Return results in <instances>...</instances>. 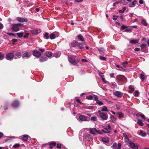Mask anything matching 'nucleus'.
Masks as SVG:
<instances>
[{"label":"nucleus","mask_w":149,"mask_h":149,"mask_svg":"<svg viewBox=\"0 0 149 149\" xmlns=\"http://www.w3.org/2000/svg\"><path fill=\"white\" fill-rule=\"evenodd\" d=\"M22 25V24L20 23L12 24L11 26L12 27L11 29L13 31L15 32L18 31L19 30V26H21Z\"/></svg>","instance_id":"nucleus-1"},{"label":"nucleus","mask_w":149,"mask_h":149,"mask_svg":"<svg viewBox=\"0 0 149 149\" xmlns=\"http://www.w3.org/2000/svg\"><path fill=\"white\" fill-rule=\"evenodd\" d=\"M102 131L105 133H110L111 131V127L109 125H108L104 128V130H102Z\"/></svg>","instance_id":"nucleus-2"},{"label":"nucleus","mask_w":149,"mask_h":149,"mask_svg":"<svg viewBox=\"0 0 149 149\" xmlns=\"http://www.w3.org/2000/svg\"><path fill=\"white\" fill-rule=\"evenodd\" d=\"M80 120L82 121H89V118L88 119L87 116L84 115H81L79 116Z\"/></svg>","instance_id":"nucleus-3"},{"label":"nucleus","mask_w":149,"mask_h":149,"mask_svg":"<svg viewBox=\"0 0 149 149\" xmlns=\"http://www.w3.org/2000/svg\"><path fill=\"white\" fill-rule=\"evenodd\" d=\"M14 55L13 53H9L7 54L6 56V58L8 60H11L13 58Z\"/></svg>","instance_id":"nucleus-4"},{"label":"nucleus","mask_w":149,"mask_h":149,"mask_svg":"<svg viewBox=\"0 0 149 149\" xmlns=\"http://www.w3.org/2000/svg\"><path fill=\"white\" fill-rule=\"evenodd\" d=\"M118 79L119 81L124 82H126L127 81L126 78L124 75H120L118 77Z\"/></svg>","instance_id":"nucleus-5"},{"label":"nucleus","mask_w":149,"mask_h":149,"mask_svg":"<svg viewBox=\"0 0 149 149\" xmlns=\"http://www.w3.org/2000/svg\"><path fill=\"white\" fill-rule=\"evenodd\" d=\"M99 112H100V116L103 120H106L108 118V115L103 113H101L100 111H98Z\"/></svg>","instance_id":"nucleus-6"},{"label":"nucleus","mask_w":149,"mask_h":149,"mask_svg":"<svg viewBox=\"0 0 149 149\" xmlns=\"http://www.w3.org/2000/svg\"><path fill=\"white\" fill-rule=\"evenodd\" d=\"M129 143L131 147L133 149H138V148H139V146L138 145H135L134 143L132 141H130Z\"/></svg>","instance_id":"nucleus-7"},{"label":"nucleus","mask_w":149,"mask_h":149,"mask_svg":"<svg viewBox=\"0 0 149 149\" xmlns=\"http://www.w3.org/2000/svg\"><path fill=\"white\" fill-rule=\"evenodd\" d=\"M121 146V144L120 143H118L117 145V144L116 142H115L113 143L112 148H117L118 149H120Z\"/></svg>","instance_id":"nucleus-8"},{"label":"nucleus","mask_w":149,"mask_h":149,"mask_svg":"<svg viewBox=\"0 0 149 149\" xmlns=\"http://www.w3.org/2000/svg\"><path fill=\"white\" fill-rule=\"evenodd\" d=\"M33 55L36 57H39L41 56V54L39 51L34 50L33 52Z\"/></svg>","instance_id":"nucleus-9"},{"label":"nucleus","mask_w":149,"mask_h":149,"mask_svg":"<svg viewBox=\"0 0 149 149\" xmlns=\"http://www.w3.org/2000/svg\"><path fill=\"white\" fill-rule=\"evenodd\" d=\"M16 19L20 22H26L28 21V20L27 19L20 17H17Z\"/></svg>","instance_id":"nucleus-10"},{"label":"nucleus","mask_w":149,"mask_h":149,"mask_svg":"<svg viewBox=\"0 0 149 149\" xmlns=\"http://www.w3.org/2000/svg\"><path fill=\"white\" fill-rule=\"evenodd\" d=\"M31 55V54L29 52H26L24 53L23 55H22V58H28L29 57H30Z\"/></svg>","instance_id":"nucleus-11"},{"label":"nucleus","mask_w":149,"mask_h":149,"mask_svg":"<svg viewBox=\"0 0 149 149\" xmlns=\"http://www.w3.org/2000/svg\"><path fill=\"white\" fill-rule=\"evenodd\" d=\"M83 44L82 43H79L77 42H75V47H78L80 49L83 48Z\"/></svg>","instance_id":"nucleus-12"},{"label":"nucleus","mask_w":149,"mask_h":149,"mask_svg":"<svg viewBox=\"0 0 149 149\" xmlns=\"http://www.w3.org/2000/svg\"><path fill=\"white\" fill-rule=\"evenodd\" d=\"M29 138H30V137L28 135L25 134L22 136V139L23 141H27Z\"/></svg>","instance_id":"nucleus-13"},{"label":"nucleus","mask_w":149,"mask_h":149,"mask_svg":"<svg viewBox=\"0 0 149 149\" xmlns=\"http://www.w3.org/2000/svg\"><path fill=\"white\" fill-rule=\"evenodd\" d=\"M114 94L118 97H121L123 96L122 93L120 91H116L114 93Z\"/></svg>","instance_id":"nucleus-14"},{"label":"nucleus","mask_w":149,"mask_h":149,"mask_svg":"<svg viewBox=\"0 0 149 149\" xmlns=\"http://www.w3.org/2000/svg\"><path fill=\"white\" fill-rule=\"evenodd\" d=\"M77 37L78 39L80 41L83 42L84 41L83 36L81 34L78 35Z\"/></svg>","instance_id":"nucleus-15"},{"label":"nucleus","mask_w":149,"mask_h":149,"mask_svg":"<svg viewBox=\"0 0 149 149\" xmlns=\"http://www.w3.org/2000/svg\"><path fill=\"white\" fill-rule=\"evenodd\" d=\"M96 129L95 128H90V132L92 134H95L96 132Z\"/></svg>","instance_id":"nucleus-16"},{"label":"nucleus","mask_w":149,"mask_h":149,"mask_svg":"<svg viewBox=\"0 0 149 149\" xmlns=\"http://www.w3.org/2000/svg\"><path fill=\"white\" fill-rule=\"evenodd\" d=\"M19 105L18 102L17 100L14 101L13 104V106L14 108L17 107Z\"/></svg>","instance_id":"nucleus-17"},{"label":"nucleus","mask_w":149,"mask_h":149,"mask_svg":"<svg viewBox=\"0 0 149 149\" xmlns=\"http://www.w3.org/2000/svg\"><path fill=\"white\" fill-rule=\"evenodd\" d=\"M68 59L69 62L71 64H74V58L71 57H68Z\"/></svg>","instance_id":"nucleus-18"},{"label":"nucleus","mask_w":149,"mask_h":149,"mask_svg":"<svg viewBox=\"0 0 149 149\" xmlns=\"http://www.w3.org/2000/svg\"><path fill=\"white\" fill-rule=\"evenodd\" d=\"M136 0H134L132 3H130L129 4V6L130 7H134L136 5Z\"/></svg>","instance_id":"nucleus-19"},{"label":"nucleus","mask_w":149,"mask_h":149,"mask_svg":"<svg viewBox=\"0 0 149 149\" xmlns=\"http://www.w3.org/2000/svg\"><path fill=\"white\" fill-rule=\"evenodd\" d=\"M102 142L104 143H107L109 141V139L108 138H104L102 139Z\"/></svg>","instance_id":"nucleus-20"},{"label":"nucleus","mask_w":149,"mask_h":149,"mask_svg":"<svg viewBox=\"0 0 149 149\" xmlns=\"http://www.w3.org/2000/svg\"><path fill=\"white\" fill-rule=\"evenodd\" d=\"M46 56L47 57H50L52 55V53L49 51H47L46 53Z\"/></svg>","instance_id":"nucleus-21"},{"label":"nucleus","mask_w":149,"mask_h":149,"mask_svg":"<svg viewBox=\"0 0 149 149\" xmlns=\"http://www.w3.org/2000/svg\"><path fill=\"white\" fill-rule=\"evenodd\" d=\"M124 137L125 139V141L126 142H128L129 141V138L128 136H127L126 134L123 133V134Z\"/></svg>","instance_id":"nucleus-22"},{"label":"nucleus","mask_w":149,"mask_h":149,"mask_svg":"<svg viewBox=\"0 0 149 149\" xmlns=\"http://www.w3.org/2000/svg\"><path fill=\"white\" fill-rule=\"evenodd\" d=\"M138 40H131L130 41V42L132 44H134L138 43Z\"/></svg>","instance_id":"nucleus-23"},{"label":"nucleus","mask_w":149,"mask_h":149,"mask_svg":"<svg viewBox=\"0 0 149 149\" xmlns=\"http://www.w3.org/2000/svg\"><path fill=\"white\" fill-rule=\"evenodd\" d=\"M47 60V58L45 57H42L40 59V62H43L44 61H46Z\"/></svg>","instance_id":"nucleus-24"},{"label":"nucleus","mask_w":149,"mask_h":149,"mask_svg":"<svg viewBox=\"0 0 149 149\" xmlns=\"http://www.w3.org/2000/svg\"><path fill=\"white\" fill-rule=\"evenodd\" d=\"M138 124L140 126H142L144 125V123L142 122L141 120L140 119H139L137 121Z\"/></svg>","instance_id":"nucleus-25"},{"label":"nucleus","mask_w":149,"mask_h":149,"mask_svg":"<svg viewBox=\"0 0 149 149\" xmlns=\"http://www.w3.org/2000/svg\"><path fill=\"white\" fill-rule=\"evenodd\" d=\"M141 23L142 24L145 26H147L148 25V24L147 23L146 21L144 19H142L141 20Z\"/></svg>","instance_id":"nucleus-26"},{"label":"nucleus","mask_w":149,"mask_h":149,"mask_svg":"<svg viewBox=\"0 0 149 149\" xmlns=\"http://www.w3.org/2000/svg\"><path fill=\"white\" fill-rule=\"evenodd\" d=\"M21 53L20 52H17L15 54V55L18 57L20 58L21 56Z\"/></svg>","instance_id":"nucleus-27"},{"label":"nucleus","mask_w":149,"mask_h":149,"mask_svg":"<svg viewBox=\"0 0 149 149\" xmlns=\"http://www.w3.org/2000/svg\"><path fill=\"white\" fill-rule=\"evenodd\" d=\"M101 111H108V110L106 107L104 106L102 108Z\"/></svg>","instance_id":"nucleus-28"},{"label":"nucleus","mask_w":149,"mask_h":149,"mask_svg":"<svg viewBox=\"0 0 149 149\" xmlns=\"http://www.w3.org/2000/svg\"><path fill=\"white\" fill-rule=\"evenodd\" d=\"M50 38L51 39H54L55 38V35L53 33H51L50 34Z\"/></svg>","instance_id":"nucleus-29"},{"label":"nucleus","mask_w":149,"mask_h":149,"mask_svg":"<svg viewBox=\"0 0 149 149\" xmlns=\"http://www.w3.org/2000/svg\"><path fill=\"white\" fill-rule=\"evenodd\" d=\"M91 120L92 121H96L97 120V118L96 116H93L91 118Z\"/></svg>","instance_id":"nucleus-30"},{"label":"nucleus","mask_w":149,"mask_h":149,"mask_svg":"<svg viewBox=\"0 0 149 149\" xmlns=\"http://www.w3.org/2000/svg\"><path fill=\"white\" fill-rule=\"evenodd\" d=\"M129 88L130 90V91H129V92L130 93H132L134 91V88L131 86H130L129 87Z\"/></svg>","instance_id":"nucleus-31"},{"label":"nucleus","mask_w":149,"mask_h":149,"mask_svg":"<svg viewBox=\"0 0 149 149\" xmlns=\"http://www.w3.org/2000/svg\"><path fill=\"white\" fill-rule=\"evenodd\" d=\"M17 34L19 38H21L22 37L23 35V32H20V33H17Z\"/></svg>","instance_id":"nucleus-32"},{"label":"nucleus","mask_w":149,"mask_h":149,"mask_svg":"<svg viewBox=\"0 0 149 149\" xmlns=\"http://www.w3.org/2000/svg\"><path fill=\"white\" fill-rule=\"evenodd\" d=\"M31 32L32 34L33 35H37L38 34V32L36 30H32V31H31Z\"/></svg>","instance_id":"nucleus-33"},{"label":"nucleus","mask_w":149,"mask_h":149,"mask_svg":"<svg viewBox=\"0 0 149 149\" xmlns=\"http://www.w3.org/2000/svg\"><path fill=\"white\" fill-rule=\"evenodd\" d=\"M44 37L46 39H48L49 38V33H45L44 35Z\"/></svg>","instance_id":"nucleus-34"},{"label":"nucleus","mask_w":149,"mask_h":149,"mask_svg":"<svg viewBox=\"0 0 149 149\" xmlns=\"http://www.w3.org/2000/svg\"><path fill=\"white\" fill-rule=\"evenodd\" d=\"M19 146L20 145L18 143H17L14 145L13 146V147L14 148H18Z\"/></svg>","instance_id":"nucleus-35"},{"label":"nucleus","mask_w":149,"mask_h":149,"mask_svg":"<svg viewBox=\"0 0 149 149\" xmlns=\"http://www.w3.org/2000/svg\"><path fill=\"white\" fill-rule=\"evenodd\" d=\"M61 55V53L60 52H56L55 53V56L56 57H58Z\"/></svg>","instance_id":"nucleus-36"},{"label":"nucleus","mask_w":149,"mask_h":149,"mask_svg":"<svg viewBox=\"0 0 149 149\" xmlns=\"http://www.w3.org/2000/svg\"><path fill=\"white\" fill-rule=\"evenodd\" d=\"M96 103L100 105H103V103L102 102L99 100L96 102Z\"/></svg>","instance_id":"nucleus-37"},{"label":"nucleus","mask_w":149,"mask_h":149,"mask_svg":"<svg viewBox=\"0 0 149 149\" xmlns=\"http://www.w3.org/2000/svg\"><path fill=\"white\" fill-rule=\"evenodd\" d=\"M4 58V55L2 54L1 52H0V60H2Z\"/></svg>","instance_id":"nucleus-38"},{"label":"nucleus","mask_w":149,"mask_h":149,"mask_svg":"<svg viewBox=\"0 0 149 149\" xmlns=\"http://www.w3.org/2000/svg\"><path fill=\"white\" fill-rule=\"evenodd\" d=\"M7 33L9 36H11L14 37H15L16 36V35L13 33L7 32Z\"/></svg>","instance_id":"nucleus-39"},{"label":"nucleus","mask_w":149,"mask_h":149,"mask_svg":"<svg viewBox=\"0 0 149 149\" xmlns=\"http://www.w3.org/2000/svg\"><path fill=\"white\" fill-rule=\"evenodd\" d=\"M49 145L54 147L56 145V143L55 142L51 143L49 144Z\"/></svg>","instance_id":"nucleus-40"},{"label":"nucleus","mask_w":149,"mask_h":149,"mask_svg":"<svg viewBox=\"0 0 149 149\" xmlns=\"http://www.w3.org/2000/svg\"><path fill=\"white\" fill-rule=\"evenodd\" d=\"M140 77L142 81H143L144 79V76L143 74H140Z\"/></svg>","instance_id":"nucleus-41"},{"label":"nucleus","mask_w":149,"mask_h":149,"mask_svg":"<svg viewBox=\"0 0 149 149\" xmlns=\"http://www.w3.org/2000/svg\"><path fill=\"white\" fill-rule=\"evenodd\" d=\"M135 94L134 95V96L135 97H137L139 96V92L138 91H136L135 93Z\"/></svg>","instance_id":"nucleus-42"},{"label":"nucleus","mask_w":149,"mask_h":149,"mask_svg":"<svg viewBox=\"0 0 149 149\" xmlns=\"http://www.w3.org/2000/svg\"><path fill=\"white\" fill-rule=\"evenodd\" d=\"M93 98V97L92 95H89L86 97V99L88 100H92Z\"/></svg>","instance_id":"nucleus-43"},{"label":"nucleus","mask_w":149,"mask_h":149,"mask_svg":"<svg viewBox=\"0 0 149 149\" xmlns=\"http://www.w3.org/2000/svg\"><path fill=\"white\" fill-rule=\"evenodd\" d=\"M127 63L128 62L127 61H125L124 62H123L122 63V64L124 67H126V66Z\"/></svg>","instance_id":"nucleus-44"},{"label":"nucleus","mask_w":149,"mask_h":149,"mask_svg":"<svg viewBox=\"0 0 149 149\" xmlns=\"http://www.w3.org/2000/svg\"><path fill=\"white\" fill-rule=\"evenodd\" d=\"M124 117V115L122 113H121L119 115V117L120 118H123Z\"/></svg>","instance_id":"nucleus-45"},{"label":"nucleus","mask_w":149,"mask_h":149,"mask_svg":"<svg viewBox=\"0 0 149 149\" xmlns=\"http://www.w3.org/2000/svg\"><path fill=\"white\" fill-rule=\"evenodd\" d=\"M118 16L116 15H114L113 19L114 20H116L118 18Z\"/></svg>","instance_id":"nucleus-46"},{"label":"nucleus","mask_w":149,"mask_h":149,"mask_svg":"<svg viewBox=\"0 0 149 149\" xmlns=\"http://www.w3.org/2000/svg\"><path fill=\"white\" fill-rule=\"evenodd\" d=\"M99 75L102 77L104 76V75L103 73L101 72L100 71H99Z\"/></svg>","instance_id":"nucleus-47"},{"label":"nucleus","mask_w":149,"mask_h":149,"mask_svg":"<svg viewBox=\"0 0 149 149\" xmlns=\"http://www.w3.org/2000/svg\"><path fill=\"white\" fill-rule=\"evenodd\" d=\"M100 59L102 60H106V58L104 56H101L100 57Z\"/></svg>","instance_id":"nucleus-48"},{"label":"nucleus","mask_w":149,"mask_h":149,"mask_svg":"<svg viewBox=\"0 0 149 149\" xmlns=\"http://www.w3.org/2000/svg\"><path fill=\"white\" fill-rule=\"evenodd\" d=\"M62 146V144H58L57 145V147L58 148H61V146Z\"/></svg>","instance_id":"nucleus-49"},{"label":"nucleus","mask_w":149,"mask_h":149,"mask_svg":"<svg viewBox=\"0 0 149 149\" xmlns=\"http://www.w3.org/2000/svg\"><path fill=\"white\" fill-rule=\"evenodd\" d=\"M94 97L95 100L97 102L98 100V98H97V96L96 95H94Z\"/></svg>","instance_id":"nucleus-50"},{"label":"nucleus","mask_w":149,"mask_h":149,"mask_svg":"<svg viewBox=\"0 0 149 149\" xmlns=\"http://www.w3.org/2000/svg\"><path fill=\"white\" fill-rule=\"evenodd\" d=\"M29 35V33H26L25 35L24 36V38H26L28 37Z\"/></svg>","instance_id":"nucleus-51"},{"label":"nucleus","mask_w":149,"mask_h":149,"mask_svg":"<svg viewBox=\"0 0 149 149\" xmlns=\"http://www.w3.org/2000/svg\"><path fill=\"white\" fill-rule=\"evenodd\" d=\"M127 27H126L124 25H122L121 26V28L122 30L124 29H125Z\"/></svg>","instance_id":"nucleus-52"},{"label":"nucleus","mask_w":149,"mask_h":149,"mask_svg":"<svg viewBox=\"0 0 149 149\" xmlns=\"http://www.w3.org/2000/svg\"><path fill=\"white\" fill-rule=\"evenodd\" d=\"M125 32H130L131 31V30L130 29H127L125 30Z\"/></svg>","instance_id":"nucleus-53"},{"label":"nucleus","mask_w":149,"mask_h":149,"mask_svg":"<svg viewBox=\"0 0 149 149\" xmlns=\"http://www.w3.org/2000/svg\"><path fill=\"white\" fill-rule=\"evenodd\" d=\"M146 46V45L144 44H142L141 45V47L143 48L145 47Z\"/></svg>","instance_id":"nucleus-54"},{"label":"nucleus","mask_w":149,"mask_h":149,"mask_svg":"<svg viewBox=\"0 0 149 149\" xmlns=\"http://www.w3.org/2000/svg\"><path fill=\"white\" fill-rule=\"evenodd\" d=\"M135 51L139 52L140 51L141 49L140 48H136L135 49Z\"/></svg>","instance_id":"nucleus-55"},{"label":"nucleus","mask_w":149,"mask_h":149,"mask_svg":"<svg viewBox=\"0 0 149 149\" xmlns=\"http://www.w3.org/2000/svg\"><path fill=\"white\" fill-rule=\"evenodd\" d=\"M76 101H77V102H78L80 104H82L80 100L79 99H77L76 100Z\"/></svg>","instance_id":"nucleus-56"},{"label":"nucleus","mask_w":149,"mask_h":149,"mask_svg":"<svg viewBox=\"0 0 149 149\" xmlns=\"http://www.w3.org/2000/svg\"><path fill=\"white\" fill-rule=\"evenodd\" d=\"M139 3L141 4H142L143 3V1L142 0H140L139 1Z\"/></svg>","instance_id":"nucleus-57"},{"label":"nucleus","mask_w":149,"mask_h":149,"mask_svg":"<svg viewBox=\"0 0 149 149\" xmlns=\"http://www.w3.org/2000/svg\"><path fill=\"white\" fill-rule=\"evenodd\" d=\"M102 80L104 82L106 83L107 82V81L105 80V79L104 77H102Z\"/></svg>","instance_id":"nucleus-58"},{"label":"nucleus","mask_w":149,"mask_h":149,"mask_svg":"<svg viewBox=\"0 0 149 149\" xmlns=\"http://www.w3.org/2000/svg\"><path fill=\"white\" fill-rule=\"evenodd\" d=\"M3 27V25L2 24L0 23V29H2Z\"/></svg>","instance_id":"nucleus-59"},{"label":"nucleus","mask_w":149,"mask_h":149,"mask_svg":"<svg viewBox=\"0 0 149 149\" xmlns=\"http://www.w3.org/2000/svg\"><path fill=\"white\" fill-rule=\"evenodd\" d=\"M119 12L120 13H123L124 12V10H119Z\"/></svg>","instance_id":"nucleus-60"},{"label":"nucleus","mask_w":149,"mask_h":149,"mask_svg":"<svg viewBox=\"0 0 149 149\" xmlns=\"http://www.w3.org/2000/svg\"><path fill=\"white\" fill-rule=\"evenodd\" d=\"M139 116H141L142 118H143L144 119H145V117L144 116L143 114H140Z\"/></svg>","instance_id":"nucleus-61"},{"label":"nucleus","mask_w":149,"mask_h":149,"mask_svg":"<svg viewBox=\"0 0 149 149\" xmlns=\"http://www.w3.org/2000/svg\"><path fill=\"white\" fill-rule=\"evenodd\" d=\"M146 135V133H143L142 134H141V136L143 137H145Z\"/></svg>","instance_id":"nucleus-62"},{"label":"nucleus","mask_w":149,"mask_h":149,"mask_svg":"<svg viewBox=\"0 0 149 149\" xmlns=\"http://www.w3.org/2000/svg\"><path fill=\"white\" fill-rule=\"evenodd\" d=\"M39 50H40L42 53H43L44 51V49H41L40 48L39 49Z\"/></svg>","instance_id":"nucleus-63"},{"label":"nucleus","mask_w":149,"mask_h":149,"mask_svg":"<svg viewBox=\"0 0 149 149\" xmlns=\"http://www.w3.org/2000/svg\"><path fill=\"white\" fill-rule=\"evenodd\" d=\"M4 109L5 110H7L8 109L7 106L6 105L4 106Z\"/></svg>","instance_id":"nucleus-64"}]
</instances>
